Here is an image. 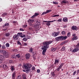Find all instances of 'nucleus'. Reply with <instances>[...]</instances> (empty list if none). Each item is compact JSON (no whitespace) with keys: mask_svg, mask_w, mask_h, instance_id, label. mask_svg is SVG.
Instances as JSON below:
<instances>
[{"mask_svg":"<svg viewBox=\"0 0 79 79\" xmlns=\"http://www.w3.org/2000/svg\"><path fill=\"white\" fill-rule=\"evenodd\" d=\"M53 42V41H45L44 42L42 43L43 46H42L41 48L42 50H43L42 52V54L43 56H45V53L47 52V48H48L49 47V45L50 44H52Z\"/></svg>","mask_w":79,"mask_h":79,"instance_id":"obj_1","label":"nucleus"},{"mask_svg":"<svg viewBox=\"0 0 79 79\" xmlns=\"http://www.w3.org/2000/svg\"><path fill=\"white\" fill-rule=\"evenodd\" d=\"M34 20L32 19H29L27 21L29 26L31 27H37V26H39L40 24V23L39 21H37L35 25V24L34 23Z\"/></svg>","mask_w":79,"mask_h":79,"instance_id":"obj_2","label":"nucleus"},{"mask_svg":"<svg viewBox=\"0 0 79 79\" xmlns=\"http://www.w3.org/2000/svg\"><path fill=\"white\" fill-rule=\"evenodd\" d=\"M79 50V42H78V44H77L75 46V48H74L73 50V52H78Z\"/></svg>","mask_w":79,"mask_h":79,"instance_id":"obj_3","label":"nucleus"},{"mask_svg":"<svg viewBox=\"0 0 79 79\" xmlns=\"http://www.w3.org/2000/svg\"><path fill=\"white\" fill-rule=\"evenodd\" d=\"M17 34L18 35H19V37H21L22 38L26 37V35L22 33H19Z\"/></svg>","mask_w":79,"mask_h":79,"instance_id":"obj_4","label":"nucleus"},{"mask_svg":"<svg viewBox=\"0 0 79 79\" xmlns=\"http://www.w3.org/2000/svg\"><path fill=\"white\" fill-rule=\"evenodd\" d=\"M4 55V57L5 58H8L9 56V54H8V52L5 51V52L3 54Z\"/></svg>","mask_w":79,"mask_h":79,"instance_id":"obj_5","label":"nucleus"},{"mask_svg":"<svg viewBox=\"0 0 79 79\" xmlns=\"http://www.w3.org/2000/svg\"><path fill=\"white\" fill-rule=\"evenodd\" d=\"M13 38H14V40H17V39H18V38H19V35H15L13 36Z\"/></svg>","mask_w":79,"mask_h":79,"instance_id":"obj_6","label":"nucleus"},{"mask_svg":"<svg viewBox=\"0 0 79 79\" xmlns=\"http://www.w3.org/2000/svg\"><path fill=\"white\" fill-rule=\"evenodd\" d=\"M68 37L67 36H61V40H65Z\"/></svg>","mask_w":79,"mask_h":79,"instance_id":"obj_7","label":"nucleus"},{"mask_svg":"<svg viewBox=\"0 0 79 79\" xmlns=\"http://www.w3.org/2000/svg\"><path fill=\"white\" fill-rule=\"evenodd\" d=\"M72 29L73 31H77V27L76 26H73L72 27Z\"/></svg>","mask_w":79,"mask_h":79,"instance_id":"obj_8","label":"nucleus"},{"mask_svg":"<svg viewBox=\"0 0 79 79\" xmlns=\"http://www.w3.org/2000/svg\"><path fill=\"white\" fill-rule=\"evenodd\" d=\"M60 62V60H57L56 59L54 62V64L55 65L56 64H58V63Z\"/></svg>","mask_w":79,"mask_h":79,"instance_id":"obj_9","label":"nucleus"},{"mask_svg":"<svg viewBox=\"0 0 79 79\" xmlns=\"http://www.w3.org/2000/svg\"><path fill=\"white\" fill-rule=\"evenodd\" d=\"M30 54H26L25 55L26 59H27V60L29 59L30 58Z\"/></svg>","mask_w":79,"mask_h":79,"instance_id":"obj_10","label":"nucleus"},{"mask_svg":"<svg viewBox=\"0 0 79 79\" xmlns=\"http://www.w3.org/2000/svg\"><path fill=\"white\" fill-rule=\"evenodd\" d=\"M55 21H56V20H54L52 21H43V22L44 23H53V22H55Z\"/></svg>","mask_w":79,"mask_h":79,"instance_id":"obj_11","label":"nucleus"},{"mask_svg":"<svg viewBox=\"0 0 79 79\" xmlns=\"http://www.w3.org/2000/svg\"><path fill=\"white\" fill-rule=\"evenodd\" d=\"M2 66L4 69H7V68H8V66L5 64H3Z\"/></svg>","mask_w":79,"mask_h":79,"instance_id":"obj_12","label":"nucleus"},{"mask_svg":"<svg viewBox=\"0 0 79 79\" xmlns=\"http://www.w3.org/2000/svg\"><path fill=\"white\" fill-rule=\"evenodd\" d=\"M22 75L23 79H27L26 78V75L24 73H22Z\"/></svg>","mask_w":79,"mask_h":79,"instance_id":"obj_13","label":"nucleus"},{"mask_svg":"<svg viewBox=\"0 0 79 79\" xmlns=\"http://www.w3.org/2000/svg\"><path fill=\"white\" fill-rule=\"evenodd\" d=\"M15 74H16V72H14L12 74V77L13 79H15Z\"/></svg>","mask_w":79,"mask_h":79,"instance_id":"obj_14","label":"nucleus"},{"mask_svg":"<svg viewBox=\"0 0 79 79\" xmlns=\"http://www.w3.org/2000/svg\"><path fill=\"white\" fill-rule=\"evenodd\" d=\"M10 69L12 71L15 70V67L14 66H12L10 67Z\"/></svg>","mask_w":79,"mask_h":79,"instance_id":"obj_15","label":"nucleus"},{"mask_svg":"<svg viewBox=\"0 0 79 79\" xmlns=\"http://www.w3.org/2000/svg\"><path fill=\"white\" fill-rule=\"evenodd\" d=\"M56 40H61V36H59L55 38Z\"/></svg>","mask_w":79,"mask_h":79,"instance_id":"obj_16","label":"nucleus"},{"mask_svg":"<svg viewBox=\"0 0 79 79\" xmlns=\"http://www.w3.org/2000/svg\"><path fill=\"white\" fill-rule=\"evenodd\" d=\"M62 21H64V22H68V18L66 17L64 18Z\"/></svg>","mask_w":79,"mask_h":79,"instance_id":"obj_17","label":"nucleus"},{"mask_svg":"<svg viewBox=\"0 0 79 79\" xmlns=\"http://www.w3.org/2000/svg\"><path fill=\"white\" fill-rule=\"evenodd\" d=\"M0 59L2 60H5V57L2 55H0Z\"/></svg>","mask_w":79,"mask_h":79,"instance_id":"obj_18","label":"nucleus"},{"mask_svg":"<svg viewBox=\"0 0 79 79\" xmlns=\"http://www.w3.org/2000/svg\"><path fill=\"white\" fill-rule=\"evenodd\" d=\"M56 49H57V48L52 47L51 48V50L52 51V52H54L56 51Z\"/></svg>","mask_w":79,"mask_h":79,"instance_id":"obj_19","label":"nucleus"},{"mask_svg":"<svg viewBox=\"0 0 79 79\" xmlns=\"http://www.w3.org/2000/svg\"><path fill=\"white\" fill-rule=\"evenodd\" d=\"M27 65L28 68H31V67H32V65L31 64L29 63L27 64Z\"/></svg>","mask_w":79,"mask_h":79,"instance_id":"obj_20","label":"nucleus"},{"mask_svg":"<svg viewBox=\"0 0 79 79\" xmlns=\"http://www.w3.org/2000/svg\"><path fill=\"white\" fill-rule=\"evenodd\" d=\"M77 36H76L75 37H74L73 38H72V40H77Z\"/></svg>","mask_w":79,"mask_h":79,"instance_id":"obj_21","label":"nucleus"},{"mask_svg":"<svg viewBox=\"0 0 79 79\" xmlns=\"http://www.w3.org/2000/svg\"><path fill=\"white\" fill-rule=\"evenodd\" d=\"M24 67L25 68V69H27L28 68V65L27 64H25L24 65Z\"/></svg>","mask_w":79,"mask_h":79,"instance_id":"obj_22","label":"nucleus"},{"mask_svg":"<svg viewBox=\"0 0 79 79\" xmlns=\"http://www.w3.org/2000/svg\"><path fill=\"white\" fill-rule=\"evenodd\" d=\"M52 35H53V36L54 37H56V36H57V35L56 34V32H54L52 33Z\"/></svg>","mask_w":79,"mask_h":79,"instance_id":"obj_23","label":"nucleus"},{"mask_svg":"<svg viewBox=\"0 0 79 79\" xmlns=\"http://www.w3.org/2000/svg\"><path fill=\"white\" fill-rule=\"evenodd\" d=\"M3 28L2 29V31H5L7 30V27H6L5 26V27H3Z\"/></svg>","mask_w":79,"mask_h":79,"instance_id":"obj_24","label":"nucleus"},{"mask_svg":"<svg viewBox=\"0 0 79 79\" xmlns=\"http://www.w3.org/2000/svg\"><path fill=\"white\" fill-rule=\"evenodd\" d=\"M62 3H68V1L64 0L62 2Z\"/></svg>","mask_w":79,"mask_h":79,"instance_id":"obj_25","label":"nucleus"},{"mask_svg":"<svg viewBox=\"0 0 79 79\" xmlns=\"http://www.w3.org/2000/svg\"><path fill=\"white\" fill-rule=\"evenodd\" d=\"M6 47H5V45H3L2 46V50H6Z\"/></svg>","mask_w":79,"mask_h":79,"instance_id":"obj_26","label":"nucleus"},{"mask_svg":"<svg viewBox=\"0 0 79 79\" xmlns=\"http://www.w3.org/2000/svg\"><path fill=\"white\" fill-rule=\"evenodd\" d=\"M7 15H8V13H4L2 14V16L4 17L5 16H6Z\"/></svg>","mask_w":79,"mask_h":79,"instance_id":"obj_27","label":"nucleus"},{"mask_svg":"<svg viewBox=\"0 0 79 79\" xmlns=\"http://www.w3.org/2000/svg\"><path fill=\"white\" fill-rule=\"evenodd\" d=\"M10 24L9 23H6L4 24V25L3 26V27H5V26H9Z\"/></svg>","mask_w":79,"mask_h":79,"instance_id":"obj_28","label":"nucleus"},{"mask_svg":"<svg viewBox=\"0 0 79 79\" xmlns=\"http://www.w3.org/2000/svg\"><path fill=\"white\" fill-rule=\"evenodd\" d=\"M61 34L62 35H64L66 34V32L64 31H61Z\"/></svg>","mask_w":79,"mask_h":79,"instance_id":"obj_29","label":"nucleus"},{"mask_svg":"<svg viewBox=\"0 0 79 79\" xmlns=\"http://www.w3.org/2000/svg\"><path fill=\"white\" fill-rule=\"evenodd\" d=\"M5 52V51L4 50H0V53H3V54Z\"/></svg>","mask_w":79,"mask_h":79,"instance_id":"obj_30","label":"nucleus"},{"mask_svg":"<svg viewBox=\"0 0 79 79\" xmlns=\"http://www.w3.org/2000/svg\"><path fill=\"white\" fill-rule=\"evenodd\" d=\"M10 33H6L5 34V35L6 37H8V36H10Z\"/></svg>","mask_w":79,"mask_h":79,"instance_id":"obj_31","label":"nucleus"},{"mask_svg":"<svg viewBox=\"0 0 79 79\" xmlns=\"http://www.w3.org/2000/svg\"><path fill=\"white\" fill-rule=\"evenodd\" d=\"M63 65H64V64L63 63H62L59 67L60 68V69H61V68H62Z\"/></svg>","mask_w":79,"mask_h":79,"instance_id":"obj_32","label":"nucleus"},{"mask_svg":"<svg viewBox=\"0 0 79 79\" xmlns=\"http://www.w3.org/2000/svg\"><path fill=\"white\" fill-rule=\"evenodd\" d=\"M32 51H33V49L32 48H31L29 49V52H30V53H32Z\"/></svg>","mask_w":79,"mask_h":79,"instance_id":"obj_33","label":"nucleus"},{"mask_svg":"<svg viewBox=\"0 0 79 79\" xmlns=\"http://www.w3.org/2000/svg\"><path fill=\"white\" fill-rule=\"evenodd\" d=\"M65 48H66L65 47L63 46L61 50H62V51H65Z\"/></svg>","mask_w":79,"mask_h":79,"instance_id":"obj_34","label":"nucleus"},{"mask_svg":"<svg viewBox=\"0 0 79 79\" xmlns=\"http://www.w3.org/2000/svg\"><path fill=\"white\" fill-rule=\"evenodd\" d=\"M26 71H29V72H31V69H30L29 68H28L26 70Z\"/></svg>","mask_w":79,"mask_h":79,"instance_id":"obj_35","label":"nucleus"},{"mask_svg":"<svg viewBox=\"0 0 79 79\" xmlns=\"http://www.w3.org/2000/svg\"><path fill=\"white\" fill-rule=\"evenodd\" d=\"M22 44L23 45H24V46H27V43H23Z\"/></svg>","mask_w":79,"mask_h":79,"instance_id":"obj_36","label":"nucleus"},{"mask_svg":"<svg viewBox=\"0 0 79 79\" xmlns=\"http://www.w3.org/2000/svg\"><path fill=\"white\" fill-rule=\"evenodd\" d=\"M46 26H50V23L47 22L46 23Z\"/></svg>","mask_w":79,"mask_h":79,"instance_id":"obj_37","label":"nucleus"},{"mask_svg":"<svg viewBox=\"0 0 79 79\" xmlns=\"http://www.w3.org/2000/svg\"><path fill=\"white\" fill-rule=\"evenodd\" d=\"M39 15V13H35L34 15H35V17H37V16H38V15Z\"/></svg>","mask_w":79,"mask_h":79,"instance_id":"obj_38","label":"nucleus"},{"mask_svg":"<svg viewBox=\"0 0 79 79\" xmlns=\"http://www.w3.org/2000/svg\"><path fill=\"white\" fill-rule=\"evenodd\" d=\"M28 29L29 30V31H32L33 30V28H32V27H28Z\"/></svg>","mask_w":79,"mask_h":79,"instance_id":"obj_39","label":"nucleus"},{"mask_svg":"<svg viewBox=\"0 0 79 79\" xmlns=\"http://www.w3.org/2000/svg\"><path fill=\"white\" fill-rule=\"evenodd\" d=\"M51 11H52V10H47L46 12V14H47V13H50V12H51Z\"/></svg>","mask_w":79,"mask_h":79,"instance_id":"obj_40","label":"nucleus"},{"mask_svg":"<svg viewBox=\"0 0 79 79\" xmlns=\"http://www.w3.org/2000/svg\"><path fill=\"white\" fill-rule=\"evenodd\" d=\"M17 79H21V75H19L17 77Z\"/></svg>","mask_w":79,"mask_h":79,"instance_id":"obj_41","label":"nucleus"},{"mask_svg":"<svg viewBox=\"0 0 79 79\" xmlns=\"http://www.w3.org/2000/svg\"><path fill=\"white\" fill-rule=\"evenodd\" d=\"M27 37H26L25 38H24L23 39V41H27Z\"/></svg>","mask_w":79,"mask_h":79,"instance_id":"obj_42","label":"nucleus"},{"mask_svg":"<svg viewBox=\"0 0 79 79\" xmlns=\"http://www.w3.org/2000/svg\"><path fill=\"white\" fill-rule=\"evenodd\" d=\"M71 33H70V32H69L68 33L67 35L68 36V37H71Z\"/></svg>","mask_w":79,"mask_h":79,"instance_id":"obj_43","label":"nucleus"},{"mask_svg":"<svg viewBox=\"0 0 79 79\" xmlns=\"http://www.w3.org/2000/svg\"><path fill=\"white\" fill-rule=\"evenodd\" d=\"M6 47H10V44L8 43H7L6 44Z\"/></svg>","mask_w":79,"mask_h":79,"instance_id":"obj_44","label":"nucleus"},{"mask_svg":"<svg viewBox=\"0 0 79 79\" xmlns=\"http://www.w3.org/2000/svg\"><path fill=\"white\" fill-rule=\"evenodd\" d=\"M20 55L19 54H17L16 55V56L17 58H20Z\"/></svg>","mask_w":79,"mask_h":79,"instance_id":"obj_45","label":"nucleus"},{"mask_svg":"<svg viewBox=\"0 0 79 79\" xmlns=\"http://www.w3.org/2000/svg\"><path fill=\"white\" fill-rule=\"evenodd\" d=\"M59 16V15H54L52 16V17H58V16Z\"/></svg>","mask_w":79,"mask_h":79,"instance_id":"obj_46","label":"nucleus"},{"mask_svg":"<svg viewBox=\"0 0 79 79\" xmlns=\"http://www.w3.org/2000/svg\"><path fill=\"white\" fill-rule=\"evenodd\" d=\"M62 21V19H60L57 20L58 22H61Z\"/></svg>","mask_w":79,"mask_h":79,"instance_id":"obj_47","label":"nucleus"},{"mask_svg":"<svg viewBox=\"0 0 79 79\" xmlns=\"http://www.w3.org/2000/svg\"><path fill=\"white\" fill-rule=\"evenodd\" d=\"M17 44H18V45H21V46H22V44H21V42H20L18 41L17 42Z\"/></svg>","mask_w":79,"mask_h":79,"instance_id":"obj_48","label":"nucleus"},{"mask_svg":"<svg viewBox=\"0 0 79 79\" xmlns=\"http://www.w3.org/2000/svg\"><path fill=\"white\" fill-rule=\"evenodd\" d=\"M51 75H52V76H55V73L54 72H51Z\"/></svg>","mask_w":79,"mask_h":79,"instance_id":"obj_49","label":"nucleus"},{"mask_svg":"<svg viewBox=\"0 0 79 79\" xmlns=\"http://www.w3.org/2000/svg\"><path fill=\"white\" fill-rule=\"evenodd\" d=\"M53 4H55V5H58V2L53 1Z\"/></svg>","mask_w":79,"mask_h":79,"instance_id":"obj_50","label":"nucleus"},{"mask_svg":"<svg viewBox=\"0 0 79 79\" xmlns=\"http://www.w3.org/2000/svg\"><path fill=\"white\" fill-rule=\"evenodd\" d=\"M35 16L34 15L33 16L31 17V19H34V18H35Z\"/></svg>","mask_w":79,"mask_h":79,"instance_id":"obj_51","label":"nucleus"},{"mask_svg":"<svg viewBox=\"0 0 79 79\" xmlns=\"http://www.w3.org/2000/svg\"><path fill=\"white\" fill-rule=\"evenodd\" d=\"M46 14H47V13H46V12H44L42 13L41 15L42 16L43 15H46Z\"/></svg>","mask_w":79,"mask_h":79,"instance_id":"obj_52","label":"nucleus"},{"mask_svg":"<svg viewBox=\"0 0 79 79\" xmlns=\"http://www.w3.org/2000/svg\"><path fill=\"white\" fill-rule=\"evenodd\" d=\"M35 54V52H33L32 53V55H33L32 56L33 58H34V55Z\"/></svg>","mask_w":79,"mask_h":79,"instance_id":"obj_53","label":"nucleus"},{"mask_svg":"<svg viewBox=\"0 0 79 79\" xmlns=\"http://www.w3.org/2000/svg\"><path fill=\"white\" fill-rule=\"evenodd\" d=\"M23 27H24V28H26V27H27V25H23Z\"/></svg>","mask_w":79,"mask_h":79,"instance_id":"obj_54","label":"nucleus"},{"mask_svg":"<svg viewBox=\"0 0 79 79\" xmlns=\"http://www.w3.org/2000/svg\"><path fill=\"white\" fill-rule=\"evenodd\" d=\"M60 68L59 67L58 68H57V69L56 70V71H60Z\"/></svg>","mask_w":79,"mask_h":79,"instance_id":"obj_55","label":"nucleus"},{"mask_svg":"<svg viewBox=\"0 0 79 79\" xmlns=\"http://www.w3.org/2000/svg\"><path fill=\"white\" fill-rule=\"evenodd\" d=\"M37 73H40V69H38L37 70Z\"/></svg>","mask_w":79,"mask_h":79,"instance_id":"obj_56","label":"nucleus"},{"mask_svg":"<svg viewBox=\"0 0 79 79\" xmlns=\"http://www.w3.org/2000/svg\"><path fill=\"white\" fill-rule=\"evenodd\" d=\"M28 39H31V36H30L29 35H28L26 37Z\"/></svg>","mask_w":79,"mask_h":79,"instance_id":"obj_57","label":"nucleus"},{"mask_svg":"<svg viewBox=\"0 0 79 79\" xmlns=\"http://www.w3.org/2000/svg\"><path fill=\"white\" fill-rule=\"evenodd\" d=\"M60 31H57V32H56V34H57V35H59V34H60Z\"/></svg>","mask_w":79,"mask_h":79,"instance_id":"obj_58","label":"nucleus"},{"mask_svg":"<svg viewBox=\"0 0 79 79\" xmlns=\"http://www.w3.org/2000/svg\"><path fill=\"white\" fill-rule=\"evenodd\" d=\"M17 50V49H12V51H14V52H16Z\"/></svg>","mask_w":79,"mask_h":79,"instance_id":"obj_59","label":"nucleus"},{"mask_svg":"<svg viewBox=\"0 0 79 79\" xmlns=\"http://www.w3.org/2000/svg\"><path fill=\"white\" fill-rule=\"evenodd\" d=\"M20 31H24V30L22 28H21L19 29Z\"/></svg>","mask_w":79,"mask_h":79,"instance_id":"obj_60","label":"nucleus"},{"mask_svg":"<svg viewBox=\"0 0 79 79\" xmlns=\"http://www.w3.org/2000/svg\"><path fill=\"white\" fill-rule=\"evenodd\" d=\"M35 70V67L33 66L32 68V70Z\"/></svg>","mask_w":79,"mask_h":79,"instance_id":"obj_61","label":"nucleus"},{"mask_svg":"<svg viewBox=\"0 0 79 79\" xmlns=\"http://www.w3.org/2000/svg\"><path fill=\"white\" fill-rule=\"evenodd\" d=\"M67 42H68V41H65L63 43L64 44H66V43H67Z\"/></svg>","mask_w":79,"mask_h":79,"instance_id":"obj_62","label":"nucleus"},{"mask_svg":"<svg viewBox=\"0 0 79 79\" xmlns=\"http://www.w3.org/2000/svg\"><path fill=\"white\" fill-rule=\"evenodd\" d=\"M13 62V60H9V63H12Z\"/></svg>","mask_w":79,"mask_h":79,"instance_id":"obj_63","label":"nucleus"},{"mask_svg":"<svg viewBox=\"0 0 79 79\" xmlns=\"http://www.w3.org/2000/svg\"><path fill=\"white\" fill-rule=\"evenodd\" d=\"M76 34H73V35H72L73 37H76Z\"/></svg>","mask_w":79,"mask_h":79,"instance_id":"obj_64","label":"nucleus"}]
</instances>
